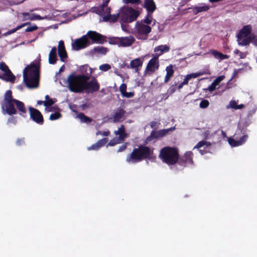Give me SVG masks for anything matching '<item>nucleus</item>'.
Instances as JSON below:
<instances>
[{
    "label": "nucleus",
    "mask_w": 257,
    "mask_h": 257,
    "mask_svg": "<svg viewBox=\"0 0 257 257\" xmlns=\"http://www.w3.org/2000/svg\"><path fill=\"white\" fill-rule=\"evenodd\" d=\"M89 78V76L85 74L76 75L72 73L67 77L68 88L71 92L76 93H82L84 91L87 93L98 91L100 85L97 80L94 78L88 81Z\"/></svg>",
    "instance_id": "nucleus-1"
},
{
    "label": "nucleus",
    "mask_w": 257,
    "mask_h": 257,
    "mask_svg": "<svg viewBox=\"0 0 257 257\" xmlns=\"http://www.w3.org/2000/svg\"><path fill=\"white\" fill-rule=\"evenodd\" d=\"M148 159L155 161L156 157L154 153V149L149 147L140 145L138 148H134L132 153L126 158V161L129 164H135L144 160Z\"/></svg>",
    "instance_id": "nucleus-2"
},
{
    "label": "nucleus",
    "mask_w": 257,
    "mask_h": 257,
    "mask_svg": "<svg viewBox=\"0 0 257 257\" xmlns=\"http://www.w3.org/2000/svg\"><path fill=\"white\" fill-rule=\"evenodd\" d=\"M40 68V60L32 63L24 70V81L28 88H35L38 86Z\"/></svg>",
    "instance_id": "nucleus-3"
},
{
    "label": "nucleus",
    "mask_w": 257,
    "mask_h": 257,
    "mask_svg": "<svg viewBox=\"0 0 257 257\" xmlns=\"http://www.w3.org/2000/svg\"><path fill=\"white\" fill-rule=\"evenodd\" d=\"M178 150L175 147H165L160 151L159 158L169 166L176 165L178 161Z\"/></svg>",
    "instance_id": "nucleus-4"
},
{
    "label": "nucleus",
    "mask_w": 257,
    "mask_h": 257,
    "mask_svg": "<svg viewBox=\"0 0 257 257\" xmlns=\"http://www.w3.org/2000/svg\"><path fill=\"white\" fill-rule=\"evenodd\" d=\"M247 125L246 123L239 125L234 135V139L229 138L228 142L232 147L241 146L244 144L248 139Z\"/></svg>",
    "instance_id": "nucleus-5"
},
{
    "label": "nucleus",
    "mask_w": 257,
    "mask_h": 257,
    "mask_svg": "<svg viewBox=\"0 0 257 257\" xmlns=\"http://www.w3.org/2000/svg\"><path fill=\"white\" fill-rule=\"evenodd\" d=\"M151 30L152 28L150 26L142 22H137L135 27V36L138 39L147 40Z\"/></svg>",
    "instance_id": "nucleus-6"
},
{
    "label": "nucleus",
    "mask_w": 257,
    "mask_h": 257,
    "mask_svg": "<svg viewBox=\"0 0 257 257\" xmlns=\"http://www.w3.org/2000/svg\"><path fill=\"white\" fill-rule=\"evenodd\" d=\"M139 16L138 11L128 7H123L122 9L121 21L123 23H131L135 21Z\"/></svg>",
    "instance_id": "nucleus-7"
},
{
    "label": "nucleus",
    "mask_w": 257,
    "mask_h": 257,
    "mask_svg": "<svg viewBox=\"0 0 257 257\" xmlns=\"http://www.w3.org/2000/svg\"><path fill=\"white\" fill-rule=\"evenodd\" d=\"M193 154L191 151L187 152L182 156H179V154H178V161L176 164L180 166L183 168L189 165H193Z\"/></svg>",
    "instance_id": "nucleus-8"
},
{
    "label": "nucleus",
    "mask_w": 257,
    "mask_h": 257,
    "mask_svg": "<svg viewBox=\"0 0 257 257\" xmlns=\"http://www.w3.org/2000/svg\"><path fill=\"white\" fill-rule=\"evenodd\" d=\"M90 42L86 35L82 36L79 39H77L72 43V47L75 50L78 51L83 49L89 46Z\"/></svg>",
    "instance_id": "nucleus-9"
},
{
    "label": "nucleus",
    "mask_w": 257,
    "mask_h": 257,
    "mask_svg": "<svg viewBox=\"0 0 257 257\" xmlns=\"http://www.w3.org/2000/svg\"><path fill=\"white\" fill-rule=\"evenodd\" d=\"M175 129L174 127H171L168 129L160 130L159 131H152L150 135L147 138L146 141L150 142L154 139H158L166 136L169 132L172 131Z\"/></svg>",
    "instance_id": "nucleus-10"
},
{
    "label": "nucleus",
    "mask_w": 257,
    "mask_h": 257,
    "mask_svg": "<svg viewBox=\"0 0 257 257\" xmlns=\"http://www.w3.org/2000/svg\"><path fill=\"white\" fill-rule=\"evenodd\" d=\"M86 36L91 39L93 43L103 44L107 41L106 37L95 31H89Z\"/></svg>",
    "instance_id": "nucleus-11"
},
{
    "label": "nucleus",
    "mask_w": 257,
    "mask_h": 257,
    "mask_svg": "<svg viewBox=\"0 0 257 257\" xmlns=\"http://www.w3.org/2000/svg\"><path fill=\"white\" fill-rule=\"evenodd\" d=\"M30 118L35 122L39 124H43L44 119L41 112L32 107H29Z\"/></svg>",
    "instance_id": "nucleus-12"
},
{
    "label": "nucleus",
    "mask_w": 257,
    "mask_h": 257,
    "mask_svg": "<svg viewBox=\"0 0 257 257\" xmlns=\"http://www.w3.org/2000/svg\"><path fill=\"white\" fill-rule=\"evenodd\" d=\"M15 105V102L13 101L3 102L2 107L3 110L5 111L8 114L11 115L17 113Z\"/></svg>",
    "instance_id": "nucleus-13"
},
{
    "label": "nucleus",
    "mask_w": 257,
    "mask_h": 257,
    "mask_svg": "<svg viewBox=\"0 0 257 257\" xmlns=\"http://www.w3.org/2000/svg\"><path fill=\"white\" fill-rule=\"evenodd\" d=\"M251 33V27L250 25L244 26L239 31L237 35L238 42L241 41L243 39L247 38L250 35Z\"/></svg>",
    "instance_id": "nucleus-14"
},
{
    "label": "nucleus",
    "mask_w": 257,
    "mask_h": 257,
    "mask_svg": "<svg viewBox=\"0 0 257 257\" xmlns=\"http://www.w3.org/2000/svg\"><path fill=\"white\" fill-rule=\"evenodd\" d=\"M211 144L209 142L201 141L198 143L195 146H194L193 149H199V152L201 155H203L209 152L208 148L211 146Z\"/></svg>",
    "instance_id": "nucleus-15"
},
{
    "label": "nucleus",
    "mask_w": 257,
    "mask_h": 257,
    "mask_svg": "<svg viewBox=\"0 0 257 257\" xmlns=\"http://www.w3.org/2000/svg\"><path fill=\"white\" fill-rule=\"evenodd\" d=\"M159 58L154 56L148 63L146 70L151 72H154L159 68Z\"/></svg>",
    "instance_id": "nucleus-16"
},
{
    "label": "nucleus",
    "mask_w": 257,
    "mask_h": 257,
    "mask_svg": "<svg viewBox=\"0 0 257 257\" xmlns=\"http://www.w3.org/2000/svg\"><path fill=\"white\" fill-rule=\"evenodd\" d=\"M250 43H253L255 45H257V36L254 34H250L247 38L243 39L241 41H239V45L241 46H247Z\"/></svg>",
    "instance_id": "nucleus-17"
},
{
    "label": "nucleus",
    "mask_w": 257,
    "mask_h": 257,
    "mask_svg": "<svg viewBox=\"0 0 257 257\" xmlns=\"http://www.w3.org/2000/svg\"><path fill=\"white\" fill-rule=\"evenodd\" d=\"M58 55L61 59V61L64 62V59L68 57L67 52L65 49L64 43L62 40H61L59 42L58 47Z\"/></svg>",
    "instance_id": "nucleus-18"
},
{
    "label": "nucleus",
    "mask_w": 257,
    "mask_h": 257,
    "mask_svg": "<svg viewBox=\"0 0 257 257\" xmlns=\"http://www.w3.org/2000/svg\"><path fill=\"white\" fill-rule=\"evenodd\" d=\"M170 49V47L167 45H159L154 48V51L156 52L154 56L159 58V57L164 53L169 52Z\"/></svg>",
    "instance_id": "nucleus-19"
},
{
    "label": "nucleus",
    "mask_w": 257,
    "mask_h": 257,
    "mask_svg": "<svg viewBox=\"0 0 257 257\" xmlns=\"http://www.w3.org/2000/svg\"><path fill=\"white\" fill-rule=\"evenodd\" d=\"M143 65V61L140 58L135 59L131 61L130 65H127V69H135L136 72L139 71V68Z\"/></svg>",
    "instance_id": "nucleus-20"
},
{
    "label": "nucleus",
    "mask_w": 257,
    "mask_h": 257,
    "mask_svg": "<svg viewBox=\"0 0 257 257\" xmlns=\"http://www.w3.org/2000/svg\"><path fill=\"white\" fill-rule=\"evenodd\" d=\"M108 141L107 138H103L98 141L95 144L92 145L87 148L88 150H98L101 147L103 146Z\"/></svg>",
    "instance_id": "nucleus-21"
},
{
    "label": "nucleus",
    "mask_w": 257,
    "mask_h": 257,
    "mask_svg": "<svg viewBox=\"0 0 257 257\" xmlns=\"http://www.w3.org/2000/svg\"><path fill=\"white\" fill-rule=\"evenodd\" d=\"M224 78L225 76L224 75L217 77L215 80H214L211 84L208 87L207 90L210 92H212L215 90L216 86L219 85L220 82L222 81Z\"/></svg>",
    "instance_id": "nucleus-22"
},
{
    "label": "nucleus",
    "mask_w": 257,
    "mask_h": 257,
    "mask_svg": "<svg viewBox=\"0 0 257 257\" xmlns=\"http://www.w3.org/2000/svg\"><path fill=\"white\" fill-rule=\"evenodd\" d=\"M144 7L149 13H152L156 9V6L154 0H145Z\"/></svg>",
    "instance_id": "nucleus-23"
},
{
    "label": "nucleus",
    "mask_w": 257,
    "mask_h": 257,
    "mask_svg": "<svg viewBox=\"0 0 257 257\" xmlns=\"http://www.w3.org/2000/svg\"><path fill=\"white\" fill-rule=\"evenodd\" d=\"M134 42L133 37L120 38L119 47H127L131 46Z\"/></svg>",
    "instance_id": "nucleus-24"
},
{
    "label": "nucleus",
    "mask_w": 257,
    "mask_h": 257,
    "mask_svg": "<svg viewBox=\"0 0 257 257\" xmlns=\"http://www.w3.org/2000/svg\"><path fill=\"white\" fill-rule=\"evenodd\" d=\"M0 78L7 82L14 83L15 81L16 77L10 70L8 71V73H4L3 75L0 73Z\"/></svg>",
    "instance_id": "nucleus-25"
},
{
    "label": "nucleus",
    "mask_w": 257,
    "mask_h": 257,
    "mask_svg": "<svg viewBox=\"0 0 257 257\" xmlns=\"http://www.w3.org/2000/svg\"><path fill=\"white\" fill-rule=\"evenodd\" d=\"M15 105L16 106L18 110L19 114L24 116V114H26L27 112V110L25 107L24 103L23 102L17 99L15 101Z\"/></svg>",
    "instance_id": "nucleus-26"
},
{
    "label": "nucleus",
    "mask_w": 257,
    "mask_h": 257,
    "mask_svg": "<svg viewBox=\"0 0 257 257\" xmlns=\"http://www.w3.org/2000/svg\"><path fill=\"white\" fill-rule=\"evenodd\" d=\"M57 60V49L55 47L52 48L49 55V63L50 64H55Z\"/></svg>",
    "instance_id": "nucleus-27"
},
{
    "label": "nucleus",
    "mask_w": 257,
    "mask_h": 257,
    "mask_svg": "<svg viewBox=\"0 0 257 257\" xmlns=\"http://www.w3.org/2000/svg\"><path fill=\"white\" fill-rule=\"evenodd\" d=\"M125 113V111L123 109L118 108L113 115L114 122H118L121 121V119Z\"/></svg>",
    "instance_id": "nucleus-28"
},
{
    "label": "nucleus",
    "mask_w": 257,
    "mask_h": 257,
    "mask_svg": "<svg viewBox=\"0 0 257 257\" xmlns=\"http://www.w3.org/2000/svg\"><path fill=\"white\" fill-rule=\"evenodd\" d=\"M166 71L167 72V73L165 77L164 82L167 83L169 81V80H170L171 78L173 76L174 73L173 65H170L168 66L166 68Z\"/></svg>",
    "instance_id": "nucleus-29"
},
{
    "label": "nucleus",
    "mask_w": 257,
    "mask_h": 257,
    "mask_svg": "<svg viewBox=\"0 0 257 257\" xmlns=\"http://www.w3.org/2000/svg\"><path fill=\"white\" fill-rule=\"evenodd\" d=\"M108 51L106 48L103 47L97 46L94 47L92 50L90 51V54L94 55L96 53L105 55Z\"/></svg>",
    "instance_id": "nucleus-30"
},
{
    "label": "nucleus",
    "mask_w": 257,
    "mask_h": 257,
    "mask_svg": "<svg viewBox=\"0 0 257 257\" xmlns=\"http://www.w3.org/2000/svg\"><path fill=\"white\" fill-rule=\"evenodd\" d=\"M16 100V99L13 98L12 91L11 90H9L5 94L3 102L13 101L15 102Z\"/></svg>",
    "instance_id": "nucleus-31"
},
{
    "label": "nucleus",
    "mask_w": 257,
    "mask_h": 257,
    "mask_svg": "<svg viewBox=\"0 0 257 257\" xmlns=\"http://www.w3.org/2000/svg\"><path fill=\"white\" fill-rule=\"evenodd\" d=\"M29 24H30V23H25L22 24V25L18 26L15 28L7 31L6 33L4 34V35L8 36V35H11V34L16 32L17 30H20V29L22 28L23 27L29 25Z\"/></svg>",
    "instance_id": "nucleus-32"
},
{
    "label": "nucleus",
    "mask_w": 257,
    "mask_h": 257,
    "mask_svg": "<svg viewBox=\"0 0 257 257\" xmlns=\"http://www.w3.org/2000/svg\"><path fill=\"white\" fill-rule=\"evenodd\" d=\"M77 116L80 119L81 121L83 122L88 123L91 122L92 121L91 118L85 115L83 113H79Z\"/></svg>",
    "instance_id": "nucleus-33"
},
{
    "label": "nucleus",
    "mask_w": 257,
    "mask_h": 257,
    "mask_svg": "<svg viewBox=\"0 0 257 257\" xmlns=\"http://www.w3.org/2000/svg\"><path fill=\"white\" fill-rule=\"evenodd\" d=\"M119 17V14H117L116 15H107L104 17V20L105 21H108L110 22H116Z\"/></svg>",
    "instance_id": "nucleus-34"
},
{
    "label": "nucleus",
    "mask_w": 257,
    "mask_h": 257,
    "mask_svg": "<svg viewBox=\"0 0 257 257\" xmlns=\"http://www.w3.org/2000/svg\"><path fill=\"white\" fill-rule=\"evenodd\" d=\"M194 12H195V13L198 14L202 12L207 11L209 9V7L207 5H204L201 7H196L194 8Z\"/></svg>",
    "instance_id": "nucleus-35"
},
{
    "label": "nucleus",
    "mask_w": 257,
    "mask_h": 257,
    "mask_svg": "<svg viewBox=\"0 0 257 257\" xmlns=\"http://www.w3.org/2000/svg\"><path fill=\"white\" fill-rule=\"evenodd\" d=\"M120 38L112 37L109 38L108 43L111 45H117L119 46Z\"/></svg>",
    "instance_id": "nucleus-36"
},
{
    "label": "nucleus",
    "mask_w": 257,
    "mask_h": 257,
    "mask_svg": "<svg viewBox=\"0 0 257 257\" xmlns=\"http://www.w3.org/2000/svg\"><path fill=\"white\" fill-rule=\"evenodd\" d=\"M230 106L232 108L235 109H240L244 107V105L242 104H237L236 102L235 101H231L230 102Z\"/></svg>",
    "instance_id": "nucleus-37"
},
{
    "label": "nucleus",
    "mask_w": 257,
    "mask_h": 257,
    "mask_svg": "<svg viewBox=\"0 0 257 257\" xmlns=\"http://www.w3.org/2000/svg\"><path fill=\"white\" fill-rule=\"evenodd\" d=\"M61 116L62 115L59 112H55L50 115L49 119L51 120H54L59 119Z\"/></svg>",
    "instance_id": "nucleus-38"
},
{
    "label": "nucleus",
    "mask_w": 257,
    "mask_h": 257,
    "mask_svg": "<svg viewBox=\"0 0 257 257\" xmlns=\"http://www.w3.org/2000/svg\"><path fill=\"white\" fill-rule=\"evenodd\" d=\"M209 105V102L207 99H202L199 104L200 108L204 109L207 108Z\"/></svg>",
    "instance_id": "nucleus-39"
},
{
    "label": "nucleus",
    "mask_w": 257,
    "mask_h": 257,
    "mask_svg": "<svg viewBox=\"0 0 257 257\" xmlns=\"http://www.w3.org/2000/svg\"><path fill=\"white\" fill-rule=\"evenodd\" d=\"M0 69L4 71V73H8V71H10L8 66L3 62L0 63Z\"/></svg>",
    "instance_id": "nucleus-40"
},
{
    "label": "nucleus",
    "mask_w": 257,
    "mask_h": 257,
    "mask_svg": "<svg viewBox=\"0 0 257 257\" xmlns=\"http://www.w3.org/2000/svg\"><path fill=\"white\" fill-rule=\"evenodd\" d=\"M56 100V99H52V98H50L49 100H47V101H44V106L46 107L51 106L55 103Z\"/></svg>",
    "instance_id": "nucleus-41"
},
{
    "label": "nucleus",
    "mask_w": 257,
    "mask_h": 257,
    "mask_svg": "<svg viewBox=\"0 0 257 257\" xmlns=\"http://www.w3.org/2000/svg\"><path fill=\"white\" fill-rule=\"evenodd\" d=\"M110 68H111V66L108 64H104L100 65L99 67V69L100 70H101L102 71H105V72L109 70V69H110Z\"/></svg>",
    "instance_id": "nucleus-42"
},
{
    "label": "nucleus",
    "mask_w": 257,
    "mask_h": 257,
    "mask_svg": "<svg viewBox=\"0 0 257 257\" xmlns=\"http://www.w3.org/2000/svg\"><path fill=\"white\" fill-rule=\"evenodd\" d=\"M210 74L209 73H206V72H197V73H191V74H188L189 75H190V78H196V77H198L202 75H203V74Z\"/></svg>",
    "instance_id": "nucleus-43"
},
{
    "label": "nucleus",
    "mask_w": 257,
    "mask_h": 257,
    "mask_svg": "<svg viewBox=\"0 0 257 257\" xmlns=\"http://www.w3.org/2000/svg\"><path fill=\"white\" fill-rule=\"evenodd\" d=\"M43 18L39 15L32 14L31 17H29V20L32 21L34 20H42Z\"/></svg>",
    "instance_id": "nucleus-44"
},
{
    "label": "nucleus",
    "mask_w": 257,
    "mask_h": 257,
    "mask_svg": "<svg viewBox=\"0 0 257 257\" xmlns=\"http://www.w3.org/2000/svg\"><path fill=\"white\" fill-rule=\"evenodd\" d=\"M234 53L238 55L240 59H244L246 57V54L240 52L238 49H235L233 51Z\"/></svg>",
    "instance_id": "nucleus-45"
},
{
    "label": "nucleus",
    "mask_w": 257,
    "mask_h": 257,
    "mask_svg": "<svg viewBox=\"0 0 257 257\" xmlns=\"http://www.w3.org/2000/svg\"><path fill=\"white\" fill-rule=\"evenodd\" d=\"M152 18L151 16H149V15H147V16L146 17L145 19H144V20L142 22L144 24H147V25L151 24L152 20Z\"/></svg>",
    "instance_id": "nucleus-46"
},
{
    "label": "nucleus",
    "mask_w": 257,
    "mask_h": 257,
    "mask_svg": "<svg viewBox=\"0 0 257 257\" xmlns=\"http://www.w3.org/2000/svg\"><path fill=\"white\" fill-rule=\"evenodd\" d=\"M118 140L119 139H117V138H113L109 141L108 144V146H114L117 144H119L120 141H119Z\"/></svg>",
    "instance_id": "nucleus-47"
},
{
    "label": "nucleus",
    "mask_w": 257,
    "mask_h": 257,
    "mask_svg": "<svg viewBox=\"0 0 257 257\" xmlns=\"http://www.w3.org/2000/svg\"><path fill=\"white\" fill-rule=\"evenodd\" d=\"M160 123L158 121H152L150 122V126L152 128L156 130L159 127Z\"/></svg>",
    "instance_id": "nucleus-48"
},
{
    "label": "nucleus",
    "mask_w": 257,
    "mask_h": 257,
    "mask_svg": "<svg viewBox=\"0 0 257 257\" xmlns=\"http://www.w3.org/2000/svg\"><path fill=\"white\" fill-rule=\"evenodd\" d=\"M16 144L18 146H22L25 144V138H19L17 140Z\"/></svg>",
    "instance_id": "nucleus-49"
},
{
    "label": "nucleus",
    "mask_w": 257,
    "mask_h": 257,
    "mask_svg": "<svg viewBox=\"0 0 257 257\" xmlns=\"http://www.w3.org/2000/svg\"><path fill=\"white\" fill-rule=\"evenodd\" d=\"M124 1H125V3H126V4L140 5L142 3V1L141 0H124Z\"/></svg>",
    "instance_id": "nucleus-50"
},
{
    "label": "nucleus",
    "mask_w": 257,
    "mask_h": 257,
    "mask_svg": "<svg viewBox=\"0 0 257 257\" xmlns=\"http://www.w3.org/2000/svg\"><path fill=\"white\" fill-rule=\"evenodd\" d=\"M210 52L216 59H219L221 52L215 50H211Z\"/></svg>",
    "instance_id": "nucleus-51"
},
{
    "label": "nucleus",
    "mask_w": 257,
    "mask_h": 257,
    "mask_svg": "<svg viewBox=\"0 0 257 257\" xmlns=\"http://www.w3.org/2000/svg\"><path fill=\"white\" fill-rule=\"evenodd\" d=\"M135 95V93L134 92H127L126 91H125L124 93H123L121 95L123 97H126V98H131L133 97Z\"/></svg>",
    "instance_id": "nucleus-52"
},
{
    "label": "nucleus",
    "mask_w": 257,
    "mask_h": 257,
    "mask_svg": "<svg viewBox=\"0 0 257 257\" xmlns=\"http://www.w3.org/2000/svg\"><path fill=\"white\" fill-rule=\"evenodd\" d=\"M127 86L125 83H122L119 86V91L121 95L126 90Z\"/></svg>",
    "instance_id": "nucleus-53"
},
{
    "label": "nucleus",
    "mask_w": 257,
    "mask_h": 257,
    "mask_svg": "<svg viewBox=\"0 0 257 257\" xmlns=\"http://www.w3.org/2000/svg\"><path fill=\"white\" fill-rule=\"evenodd\" d=\"M38 28L36 25L28 27L26 29L25 32H33L34 31L37 30Z\"/></svg>",
    "instance_id": "nucleus-54"
},
{
    "label": "nucleus",
    "mask_w": 257,
    "mask_h": 257,
    "mask_svg": "<svg viewBox=\"0 0 257 257\" xmlns=\"http://www.w3.org/2000/svg\"><path fill=\"white\" fill-rule=\"evenodd\" d=\"M176 84L175 85H172L168 89V93L169 94H172L174 93L176 91Z\"/></svg>",
    "instance_id": "nucleus-55"
},
{
    "label": "nucleus",
    "mask_w": 257,
    "mask_h": 257,
    "mask_svg": "<svg viewBox=\"0 0 257 257\" xmlns=\"http://www.w3.org/2000/svg\"><path fill=\"white\" fill-rule=\"evenodd\" d=\"M96 135L97 136L100 135L103 136H108L110 135V132L109 131H107L101 132V131H98L96 132Z\"/></svg>",
    "instance_id": "nucleus-56"
},
{
    "label": "nucleus",
    "mask_w": 257,
    "mask_h": 257,
    "mask_svg": "<svg viewBox=\"0 0 257 257\" xmlns=\"http://www.w3.org/2000/svg\"><path fill=\"white\" fill-rule=\"evenodd\" d=\"M124 133H125V129H124V126L123 125H122L121 126V127L119 128L118 131L114 132V134L116 135H117L118 134H124Z\"/></svg>",
    "instance_id": "nucleus-57"
},
{
    "label": "nucleus",
    "mask_w": 257,
    "mask_h": 257,
    "mask_svg": "<svg viewBox=\"0 0 257 257\" xmlns=\"http://www.w3.org/2000/svg\"><path fill=\"white\" fill-rule=\"evenodd\" d=\"M119 135V137L117 139H119V141H120V143H121L124 139L126 137V133L124 134H118Z\"/></svg>",
    "instance_id": "nucleus-58"
},
{
    "label": "nucleus",
    "mask_w": 257,
    "mask_h": 257,
    "mask_svg": "<svg viewBox=\"0 0 257 257\" xmlns=\"http://www.w3.org/2000/svg\"><path fill=\"white\" fill-rule=\"evenodd\" d=\"M95 10H94V12L99 15L102 14V13L103 12V11H104V10L103 9V7H101L95 8Z\"/></svg>",
    "instance_id": "nucleus-59"
},
{
    "label": "nucleus",
    "mask_w": 257,
    "mask_h": 257,
    "mask_svg": "<svg viewBox=\"0 0 257 257\" xmlns=\"http://www.w3.org/2000/svg\"><path fill=\"white\" fill-rule=\"evenodd\" d=\"M229 58V56L226 54H223L221 53H220L219 59L220 61L223 60L224 59H228Z\"/></svg>",
    "instance_id": "nucleus-60"
},
{
    "label": "nucleus",
    "mask_w": 257,
    "mask_h": 257,
    "mask_svg": "<svg viewBox=\"0 0 257 257\" xmlns=\"http://www.w3.org/2000/svg\"><path fill=\"white\" fill-rule=\"evenodd\" d=\"M22 15L23 16V21H26L29 20V17H31V15H30L28 13H23Z\"/></svg>",
    "instance_id": "nucleus-61"
},
{
    "label": "nucleus",
    "mask_w": 257,
    "mask_h": 257,
    "mask_svg": "<svg viewBox=\"0 0 257 257\" xmlns=\"http://www.w3.org/2000/svg\"><path fill=\"white\" fill-rule=\"evenodd\" d=\"M191 79L190 78V75H189L188 74H187L186 76H185V78L183 80V81L182 82L183 83V84H184V85H187L188 84V81L189 80Z\"/></svg>",
    "instance_id": "nucleus-62"
},
{
    "label": "nucleus",
    "mask_w": 257,
    "mask_h": 257,
    "mask_svg": "<svg viewBox=\"0 0 257 257\" xmlns=\"http://www.w3.org/2000/svg\"><path fill=\"white\" fill-rule=\"evenodd\" d=\"M126 149V144H123L120 146L117 150V152H121L124 151Z\"/></svg>",
    "instance_id": "nucleus-63"
},
{
    "label": "nucleus",
    "mask_w": 257,
    "mask_h": 257,
    "mask_svg": "<svg viewBox=\"0 0 257 257\" xmlns=\"http://www.w3.org/2000/svg\"><path fill=\"white\" fill-rule=\"evenodd\" d=\"M106 8V12H105L104 11V14H106L107 15H110V8Z\"/></svg>",
    "instance_id": "nucleus-64"
}]
</instances>
